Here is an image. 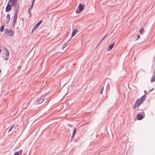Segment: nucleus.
<instances>
[{"label": "nucleus", "instance_id": "1", "mask_svg": "<svg viewBox=\"0 0 155 155\" xmlns=\"http://www.w3.org/2000/svg\"><path fill=\"white\" fill-rule=\"evenodd\" d=\"M14 33V31L13 30H10L7 28L5 29L4 34L9 37H12Z\"/></svg>", "mask_w": 155, "mask_h": 155}, {"label": "nucleus", "instance_id": "2", "mask_svg": "<svg viewBox=\"0 0 155 155\" xmlns=\"http://www.w3.org/2000/svg\"><path fill=\"white\" fill-rule=\"evenodd\" d=\"M85 4H83V5L82 3H80L79 4L78 8H79V10L77 9L76 11V12L77 13H79L81 12L82 11L85 7Z\"/></svg>", "mask_w": 155, "mask_h": 155}, {"label": "nucleus", "instance_id": "3", "mask_svg": "<svg viewBox=\"0 0 155 155\" xmlns=\"http://www.w3.org/2000/svg\"><path fill=\"white\" fill-rule=\"evenodd\" d=\"M17 2L15 0H9L8 3L11 6H16L17 4Z\"/></svg>", "mask_w": 155, "mask_h": 155}, {"label": "nucleus", "instance_id": "4", "mask_svg": "<svg viewBox=\"0 0 155 155\" xmlns=\"http://www.w3.org/2000/svg\"><path fill=\"white\" fill-rule=\"evenodd\" d=\"M17 15H15L14 16L13 23H12V26L14 27H15V24L16 23V20L17 19Z\"/></svg>", "mask_w": 155, "mask_h": 155}, {"label": "nucleus", "instance_id": "5", "mask_svg": "<svg viewBox=\"0 0 155 155\" xmlns=\"http://www.w3.org/2000/svg\"><path fill=\"white\" fill-rule=\"evenodd\" d=\"M42 21L41 20H40L35 26H34L32 30V32L34 31L40 25L42 22Z\"/></svg>", "mask_w": 155, "mask_h": 155}, {"label": "nucleus", "instance_id": "6", "mask_svg": "<svg viewBox=\"0 0 155 155\" xmlns=\"http://www.w3.org/2000/svg\"><path fill=\"white\" fill-rule=\"evenodd\" d=\"M45 97V96L43 97V96L40 97L38 99V100H37V103L38 104H40L41 103L42 101H44V100Z\"/></svg>", "mask_w": 155, "mask_h": 155}, {"label": "nucleus", "instance_id": "7", "mask_svg": "<svg viewBox=\"0 0 155 155\" xmlns=\"http://www.w3.org/2000/svg\"><path fill=\"white\" fill-rule=\"evenodd\" d=\"M11 6L10 4H9V3H8L6 8V12H9V11L11 10Z\"/></svg>", "mask_w": 155, "mask_h": 155}, {"label": "nucleus", "instance_id": "8", "mask_svg": "<svg viewBox=\"0 0 155 155\" xmlns=\"http://www.w3.org/2000/svg\"><path fill=\"white\" fill-rule=\"evenodd\" d=\"M154 81H155V70L154 71L153 75L151 78L150 82L152 83Z\"/></svg>", "mask_w": 155, "mask_h": 155}, {"label": "nucleus", "instance_id": "9", "mask_svg": "<svg viewBox=\"0 0 155 155\" xmlns=\"http://www.w3.org/2000/svg\"><path fill=\"white\" fill-rule=\"evenodd\" d=\"M142 102L139 99H138L136 101V105H137V107H139L142 103Z\"/></svg>", "mask_w": 155, "mask_h": 155}, {"label": "nucleus", "instance_id": "10", "mask_svg": "<svg viewBox=\"0 0 155 155\" xmlns=\"http://www.w3.org/2000/svg\"><path fill=\"white\" fill-rule=\"evenodd\" d=\"M10 19V16L9 14H7L6 16V22L7 24H8Z\"/></svg>", "mask_w": 155, "mask_h": 155}, {"label": "nucleus", "instance_id": "11", "mask_svg": "<svg viewBox=\"0 0 155 155\" xmlns=\"http://www.w3.org/2000/svg\"><path fill=\"white\" fill-rule=\"evenodd\" d=\"M78 30L76 29H74V30L73 31L72 33L71 36L72 37L74 36L76 34V33L77 32Z\"/></svg>", "mask_w": 155, "mask_h": 155}, {"label": "nucleus", "instance_id": "12", "mask_svg": "<svg viewBox=\"0 0 155 155\" xmlns=\"http://www.w3.org/2000/svg\"><path fill=\"white\" fill-rule=\"evenodd\" d=\"M143 117V116L142 114H138L137 116V118L138 120H140Z\"/></svg>", "mask_w": 155, "mask_h": 155}, {"label": "nucleus", "instance_id": "13", "mask_svg": "<svg viewBox=\"0 0 155 155\" xmlns=\"http://www.w3.org/2000/svg\"><path fill=\"white\" fill-rule=\"evenodd\" d=\"M76 131V129L75 128H74V130L73 132V134H72V135L71 137V139H72L74 138V137L75 135Z\"/></svg>", "mask_w": 155, "mask_h": 155}, {"label": "nucleus", "instance_id": "14", "mask_svg": "<svg viewBox=\"0 0 155 155\" xmlns=\"http://www.w3.org/2000/svg\"><path fill=\"white\" fill-rule=\"evenodd\" d=\"M114 43H112L109 46V49L107 50L108 51H110L113 48L114 46Z\"/></svg>", "mask_w": 155, "mask_h": 155}, {"label": "nucleus", "instance_id": "15", "mask_svg": "<svg viewBox=\"0 0 155 155\" xmlns=\"http://www.w3.org/2000/svg\"><path fill=\"white\" fill-rule=\"evenodd\" d=\"M5 54L6 56H8L9 54V51L6 48H5Z\"/></svg>", "mask_w": 155, "mask_h": 155}, {"label": "nucleus", "instance_id": "16", "mask_svg": "<svg viewBox=\"0 0 155 155\" xmlns=\"http://www.w3.org/2000/svg\"><path fill=\"white\" fill-rule=\"evenodd\" d=\"M33 6H32V5L31 7L28 9V12L29 13V14L30 15L31 14V9L32 8Z\"/></svg>", "mask_w": 155, "mask_h": 155}, {"label": "nucleus", "instance_id": "17", "mask_svg": "<svg viewBox=\"0 0 155 155\" xmlns=\"http://www.w3.org/2000/svg\"><path fill=\"white\" fill-rule=\"evenodd\" d=\"M145 95H144L142 96L140 100L142 102L144 101L145 99Z\"/></svg>", "mask_w": 155, "mask_h": 155}, {"label": "nucleus", "instance_id": "18", "mask_svg": "<svg viewBox=\"0 0 155 155\" xmlns=\"http://www.w3.org/2000/svg\"><path fill=\"white\" fill-rule=\"evenodd\" d=\"M144 32V30L143 28H141L140 31V34L142 35Z\"/></svg>", "mask_w": 155, "mask_h": 155}, {"label": "nucleus", "instance_id": "19", "mask_svg": "<svg viewBox=\"0 0 155 155\" xmlns=\"http://www.w3.org/2000/svg\"><path fill=\"white\" fill-rule=\"evenodd\" d=\"M4 25L2 26L0 28V31L1 32H2L4 30Z\"/></svg>", "mask_w": 155, "mask_h": 155}, {"label": "nucleus", "instance_id": "20", "mask_svg": "<svg viewBox=\"0 0 155 155\" xmlns=\"http://www.w3.org/2000/svg\"><path fill=\"white\" fill-rule=\"evenodd\" d=\"M22 150H19L18 152H16L18 153V155H21L22 153Z\"/></svg>", "mask_w": 155, "mask_h": 155}, {"label": "nucleus", "instance_id": "21", "mask_svg": "<svg viewBox=\"0 0 155 155\" xmlns=\"http://www.w3.org/2000/svg\"><path fill=\"white\" fill-rule=\"evenodd\" d=\"M18 6L17 7V9L16 10V12H15V15H17V14L18 12Z\"/></svg>", "mask_w": 155, "mask_h": 155}, {"label": "nucleus", "instance_id": "22", "mask_svg": "<svg viewBox=\"0 0 155 155\" xmlns=\"http://www.w3.org/2000/svg\"><path fill=\"white\" fill-rule=\"evenodd\" d=\"M67 43H65L63 46L62 48L63 49L64 47H66L67 45Z\"/></svg>", "mask_w": 155, "mask_h": 155}, {"label": "nucleus", "instance_id": "23", "mask_svg": "<svg viewBox=\"0 0 155 155\" xmlns=\"http://www.w3.org/2000/svg\"><path fill=\"white\" fill-rule=\"evenodd\" d=\"M14 127V125H13V126H12L11 127V128L9 130L8 132H9L10 131L12 130V128Z\"/></svg>", "mask_w": 155, "mask_h": 155}, {"label": "nucleus", "instance_id": "24", "mask_svg": "<svg viewBox=\"0 0 155 155\" xmlns=\"http://www.w3.org/2000/svg\"><path fill=\"white\" fill-rule=\"evenodd\" d=\"M107 36V35H106L102 39V40L100 41L99 42V43L98 44V45L104 39V38L106 37Z\"/></svg>", "mask_w": 155, "mask_h": 155}, {"label": "nucleus", "instance_id": "25", "mask_svg": "<svg viewBox=\"0 0 155 155\" xmlns=\"http://www.w3.org/2000/svg\"><path fill=\"white\" fill-rule=\"evenodd\" d=\"M140 38V36L139 35H138V36H137V38L136 40H137V39H139Z\"/></svg>", "mask_w": 155, "mask_h": 155}, {"label": "nucleus", "instance_id": "26", "mask_svg": "<svg viewBox=\"0 0 155 155\" xmlns=\"http://www.w3.org/2000/svg\"><path fill=\"white\" fill-rule=\"evenodd\" d=\"M35 0H33L32 1V6L34 5V2Z\"/></svg>", "mask_w": 155, "mask_h": 155}, {"label": "nucleus", "instance_id": "27", "mask_svg": "<svg viewBox=\"0 0 155 155\" xmlns=\"http://www.w3.org/2000/svg\"><path fill=\"white\" fill-rule=\"evenodd\" d=\"M3 58L4 60H5V61H6V60H8V58Z\"/></svg>", "mask_w": 155, "mask_h": 155}, {"label": "nucleus", "instance_id": "28", "mask_svg": "<svg viewBox=\"0 0 155 155\" xmlns=\"http://www.w3.org/2000/svg\"><path fill=\"white\" fill-rule=\"evenodd\" d=\"M137 105H136V104H135V105H134V109L136 108V107H137Z\"/></svg>", "mask_w": 155, "mask_h": 155}, {"label": "nucleus", "instance_id": "29", "mask_svg": "<svg viewBox=\"0 0 155 155\" xmlns=\"http://www.w3.org/2000/svg\"><path fill=\"white\" fill-rule=\"evenodd\" d=\"M68 125L71 127H72V124H68Z\"/></svg>", "mask_w": 155, "mask_h": 155}, {"label": "nucleus", "instance_id": "30", "mask_svg": "<svg viewBox=\"0 0 155 155\" xmlns=\"http://www.w3.org/2000/svg\"><path fill=\"white\" fill-rule=\"evenodd\" d=\"M100 94H102L103 93V91L102 90H101L100 92Z\"/></svg>", "mask_w": 155, "mask_h": 155}, {"label": "nucleus", "instance_id": "31", "mask_svg": "<svg viewBox=\"0 0 155 155\" xmlns=\"http://www.w3.org/2000/svg\"><path fill=\"white\" fill-rule=\"evenodd\" d=\"M14 155H18V153L15 152Z\"/></svg>", "mask_w": 155, "mask_h": 155}, {"label": "nucleus", "instance_id": "32", "mask_svg": "<svg viewBox=\"0 0 155 155\" xmlns=\"http://www.w3.org/2000/svg\"><path fill=\"white\" fill-rule=\"evenodd\" d=\"M103 89H104V87H103L102 88V89H101V90H102V91H103Z\"/></svg>", "mask_w": 155, "mask_h": 155}, {"label": "nucleus", "instance_id": "33", "mask_svg": "<svg viewBox=\"0 0 155 155\" xmlns=\"http://www.w3.org/2000/svg\"><path fill=\"white\" fill-rule=\"evenodd\" d=\"M1 72V70L0 69V73Z\"/></svg>", "mask_w": 155, "mask_h": 155}, {"label": "nucleus", "instance_id": "34", "mask_svg": "<svg viewBox=\"0 0 155 155\" xmlns=\"http://www.w3.org/2000/svg\"><path fill=\"white\" fill-rule=\"evenodd\" d=\"M45 99H44V101H45Z\"/></svg>", "mask_w": 155, "mask_h": 155}]
</instances>
